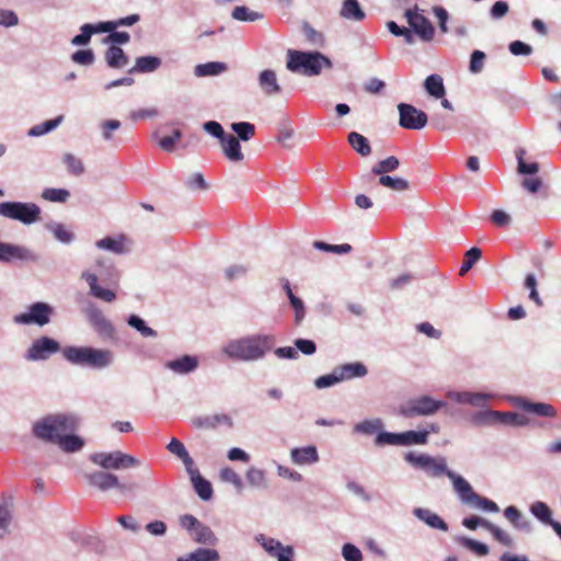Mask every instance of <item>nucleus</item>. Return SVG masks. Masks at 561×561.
<instances>
[{"label": "nucleus", "instance_id": "f257e3e1", "mask_svg": "<svg viewBox=\"0 0 561 561\" xmlns=\"http://www.w3.org/2000/svg\"><path fill=\"white\" fill-rule=\"evenodd\" d=\"M275 339L270 334H251L228 341L221 353L232 360L257 362L273 348Z\"/></svg>", "mask_w": 561, "mask_h": 561}, {"label": "nucleus", "instance_id": "f03ea898", "mask_svg": "<svg viewBox=\"0 0 561 561\" xmlns=\"http://www.w3.org/2000/svg\"><path fill=\"white\" fill-rule=\"evenodd\" d=\"M79 426V420L72 414H48L37 420L32 427L36 438L55 444L65 433H73Z\"/></svg>", "mask_w": 561, "mask_h": 561}, {"label": "nucleus", "instance_id": "7ed1b4c3", "mask_svg": "<svg viewBox=\"0 0 561 561\" xmlns=\"http://www.w3.org/2000/svg\"><path fill=\"white\" fill-rule=\"evenodd\" d=\"M62 357L72 365L103 369L114 362V354L106 348L91 346H66L61 350Z\"/></svg>", "mask_w": 561, "mask_h": 561}, {"label": "nucleus", "instance_id": "20e7f679", "mask_svg": "<svg viewBox=\"0 0 561 561\" xmlns=\"http://www.w3.org/2000/svg\"><path fill=\"white\" fill-rule=\"evenodd\" d=\"M96 271H83L81 273V279L85 280L90 287V294L105 302H112L116 299V294L111 290L103 288L99 285V276L107 284H117L118 273L112 265H105L104 261L98 260L95 263Z\"/></svg>", "mask_w": 561, "mask_h": 561}, {"label": "nucleus", "instance_id": "39448f33", "mask_svg": "<svg viewBox=\"0 0 561 561\" xmlns=\"http://www.w3.org/2000/svg\"><path fill=\"white\" fill-rule=\"evenodd\" d=\"M287 68L293 72L304 76H318L323 68L330 69L332 62L324 55L316 53H305L298 50H288Z\"/></svg>", "mask_w": 561, "mask_h": 561}, {"label": "nucleus", "instance_id": "423d86ee", "mask_svg": "<svg viewBox=\"0 0 561 561\" xmlns=\"http://www.w3.org/2000/svg\"><path fill=\"white\" fill-rule=\"evenodd\" d=\"M42 209L35 203L2 202L0 203V216L16 220L25 226L41 220Z\"/></svg>", "mask_w": 561, "mask_h": 561}, {"label": "nucleus", "instance_id": "0eeeda50", "mask_svg": "<svg viewBox=\"0 0 561 561\" xmlns=\"http://www.w3.org/2000/svg\"><path fill=\"white\" fill-rule=\"evenodd\" d=\"M446 405L444 401L435 400L430 396L412 398L399 407V414L411 419L416 416L434 415Z\"/></svg>", "mask_w": 561, "mask_h": 561}, {"label": "nucleus", "instance_id": "6e6552de", "mask_svg": "<svg viewBox=\"0 0 561 561\" xmlns=\"http://www.w3.org/2000/svg\"><path fill=\"white\" fill-rule=\"evenodd\" d=\"M404 459L416 469L423 470L432 478L447 477V472L451 470L447 467V460L443 456H431L427 454H414L412 451L405 454Z\"/></svg>", "mask_w": 561, "mask_h": 561}, {"label": "nucleus", "instance_id": "1a4fd4ad", "mask_svg": "<svg viewBox=\"0 0 561 561\" xmlns=\"http://www.w3.org/2000/svg\"><path fill=\"white\" fill-rule=\"evenodd\" d=\"M91 461L104 470H124L140 466V460L121 450L111 453H95L90 456Z\"/></svg>", "mask_w": 561, "mask_h": 561}, {"label": "nucleus", "instance_id": "9d476101", "mask_svg": "<svg viewBox=\"0 0 561 561\" xmlns=\"http://www.w3.org/2000/svg\"><path fill=\"white\" fill-rule=\"evenodd\" d=\"M423 10L417 5L408 9L404 13L409 27L422 42L430 43L435 37V27L432 22L423 14Z\"/></svg>", "mask_w": 561, "mask_h": 561}, {"label": "nucleus", "instance_id": "9b49d317", "mask_svg": "<svg viewBox=\"0 0 561 561\" xmlns=\"http://www.w3.org/2000/svg\"><path fill=\"white\" fill-rule=\"evenodd\" d=\"M54 312L49 304L38 301L28 306L25 312L14 316L13 320L18 324L44 327L50 322Z\"/></svg>", "mask_w": 561, "mask_h": 561}, {"label": "nucleus", "instance_id": "f8f14e48", "mask_svg": "<svg viewBox=\"0 0 561 561\" xmlns=\"http://www.w3.org/2000/svg\"><path fill=\"white\" fill-rule=\"evenodd\" d=\"M84 479L90 486H93L100 491H108L111 489H117L121 493L131 492L135 490V484H123L116 474L107 471H93L84 473Z\"/></svg>", "mask_w": 561, "mask_h": 561}, {"label": "nucleus", "instance_id": "ddd939ff", "mask_svg": "<svg viewBox=\"0 0 561 561\" xmlns=\"http://www.w3.org/2000/svg\"><path fill=\"white\" fill-rule=\"evenodd\" d=\"M84 314L100 337L111 341L116 339V329L114 324L94 304H90L85 307Z\"/></svg>", "mask_w": 561, "mask_h": 561}, {"label": "nucleus", "instance_id": "4468645a", "mask_svg": "<svg viewBox=\"0 0 561 561\" xmlns=\"http://www.w3.org/2000/svg\"><path fill=\"white\" fill-rule=\"evenodd\" d=\"M61 350L58 341L49 336H41L32 342L26 351L25 358L32 362L46 360Z\"/></svg>", "mask_w": 561, "mask_h": 561}, {"label": "nucleus", "instance_id": "2eb2a0df", "mask_svg": "<svg viewBox=\"0 0 561 561\" xmlns=\"http://www.w3.org/2000/svg\"><path fill=\"white\" fill-rule=\"evenodd\" d=\"M399 111V125L407 129H422L427 124V115L423 111L417 110L415 106L400 103Z\"/></svg>", "mask_w": 561, "mask_h": 561}, {"label": "nucleus", "instance_id": "dca6fc26", "mask_svg": "<svg viewBox=\"0 0 561 561\" xmlns=\"http://www.w3.org/2000/svg\"><path fill=\"white\" fill-rule=\"evenodd\" d=\"M256 542L268 553V556L276 558L277 561H293L295 554L291 546H283L282 542L275 538L267 537L263 534L255 537Z\"/></svg>", "mask_w": 561, "mask_h": 561}, {"label": "nucleus", "instance_id": "f3484780", "mask_svg": "<svg viewBox=\"0 0 561 561\" xmlns=\"http://www.w3.org/2000/svg\"><path fill=\"white\" fill-rule=\"evenodd\" d=\"M34 252L23 245L7 243L0 241V262L10 263L12 261H36Z\"/></svg>", "mask_w": 561, "mask_h": 561}, {"label": "nucleus", "instance_id": "a211bd4d", "mask_svg": "<svg viewBox=\"0 0 561 561\" xmlns=\"http://www.w3.org/2000/svg\"><path fill=\"white\" fill-rule=\"evenodd\" d=\"M290 460L297 466L313 465L319 461L318 449L313 445L295 447L290 450Z\"/></svg>", "mask_w": 561, "mask_h": 561}, {"label": "nucleus", "instance_id": "6ab92c4d", "mask_svg": "<svg viewBox=\"0 0 561 561\" xmlns=\"http://www.w3.org/2000/svg\"><path fill=\"white\" fill-rule=\"evenodd\" d=\"M447 478L453 482L454 490L463 504L468 505L478 494L465 478L454 471L447 472Z\"/></svg>", "mask_w": 561, "mask_h": 561}, {"label": "nucleus", "instance_id": "aec40b11", "mask_svg": "<svg viewBox=\"0 0 561 561\" xmlns=\"http://www.w3.org/2000/svg\"><path fill=\"white\" fill-rule=\"evenodd\" d=\"M224 156L233 163L241 162L244 154L241 150L240 140L232 134H227L220 141Z\"/></svg>", "mask_w": 561, "mask_h": 561}, {"label": "nucleus", "instance_id": "412c9836", "mask_svg": "<svg viewBox=\"0 0 561 561\" xmlns=\"http://www.w3.org/2000/svg\"><path fill=\"white\" fill-rule=\"evenodd\" d=\"M186 472L188 473L198 496L204 501L210 500L213 496L211 484L201 476L198 469L193 466L192 468L187 469Z\"/></svg>", "mask_w": 561, "mask_h": 561}, {"label": "nucleus", "instance_id": "4be33fe9", "mask_svg": "<svg viewBox=\"0 0 561 561\" xmlns=\"http://www.w3.org/2000/svg\"><path fill=\"white\" fill-rule=\"evenodd\" d=\"M197 367L198 359L196 356L192 355H183L180 358L169 360L165 363V368L180 375L190 374L194 371Z\"/></svg>", "mask_w": 561, "mask_h": 561}, {"label": "nucleus", "instance_id": "5701e85b", "mask_svg": "<svg viewBox=\"0 0 561 561\" xmlns=\"http://www.w3.org/2000/svg\"><path fill=\"white\" fill-rule=\"evenodd\" d=\"M341 381L353 378H363L368 374L367 367L359 362L347 363L335 367Z\"/></svg>", "mask_w": 561, "mask_h": 561}, {"label": "nucleus", "instance_id": "b1692460", "mask_svg": "<svg viewBox=\"0 0 561 561\" xmlns=\"http://www.w3.org/2000/svg\"><path fill=\"white\" fill-rule=\"evenodd\" d=\"M517 404L519 408L525 410L526 412L536 414L538 416H546V417H554L557 415V410L549 403L543 402H529L524 398L517 399Z\"/></svg>", "mask_w": 561, "mask_h": 561}, {"label": "nucleus", "instance_id": "393cba45", "mask_svg": "<svg viewBox=\"0 0 561 561\" xmlns=\"http://www.w3.org/2000/svg\"><path fill=\"white\" fill-rule=\"evenodd\" d=\"M416 518L424 522L428 527L439 529L443 531L448 530L447 524L434 512L428 508L416 507L413 510Z\"/></svg>", "mask_w": 561, "mask_h": 561}, {"label": "nucleus", "instance_id": "a878e982", "mask_svg": "<svg viewBox=\"0 0 561 561\" xmlns=\"http://www.w3.org/2000/svg\"><path fill=\"white\" fill-rule=\"evenodd\" d=\"M259 85L262 92L268 96L280 92V87L277 82L276 73L270 69L260 72Z\"/></svg>", "mask_w": 561, "mask_h": 561}, {"label": "nucleus", "instance_id": "bb28decb", "mask_svg": "<svg viewBox=\"0 0 561 561\" xmlns=\"http://www.w3.org/2000/svg\"><path fill=\"white\" fill-rule=\"evenodd\" d=\"M104 58L107 66L115 69L124 68L129 61L124 50L116 45H111L106 49Z\"/></svg>", "mask_w": 561, "mask_h": 561}, {"label": "nucleus", "instance_id": "cd10ccee", "mask_svg": "<svg viewBox=\"0 0 561 561\" xmlns=\"http://www.w3.org/2000/svg\"><path fill=\"white\" fill-rule=\"evenodd\" d=\"M161 66V59L156 56H141L136 58L135 66L129 69V73L153 72Z\"/></svg>", "mask_w": 561, "mask_h": 561}, {"label": "nucleus", "instance_id": "c85d7f7f", "mask_svg": "<svg viewBox=\"0 0 561 561\" xmlns=\"http://www.w3.org/2000/svg\"><path fill=\"white\" fill-rule=\"evenodd\" d=\"M340 15L343 19L351 20V21H362L365 19V12L359 5V2L357 0H344Z\"/></svg>", "mask_w": 561, "mask_h": 561}, {"label": "nucleus", "instance_id": "c756f323", "mask_svg": "<svg viewBox=\"0 0 561 561\" xmlns=\"http://www.w3.org/2000/svg\"><path fill=\"white\" fill-rule=\"evenodd\" d=\"M378 183L393 192H405L410 190V183L408 180L400 176H391L389 174H377Z\"/></svg>", "mask_w": 561, "mask_h": 561}, {"label": "nucleus", "instance_id": "7c9ffc66", "mask_svg": "<svg viewBox=\"0 0 561 561\" xmlns=\"http://www.w3.org/2000/svg\"><path fill=\"white\" fill-rule=\"evenodd\" d=\"M167 449L169 450V453L173 454L174 456L182 460L186 470L195 466L194 460L190 456L184 444L179 439L172 438L168 444Z\"/></svg>", "mask_w": 561, "mask_h": 561}, {"label": "nucleus", "instance_id": "2f4dec72", "mask_svg": "<svg viewBox=\"0 0 561 561\" xmlns=\"http://www.w3.org/2000/svg\"><path fill=\"white\" fill-rule=\"evenodd\" d=\"M228 69L227 65L221 61H209L206 64H199L194 68V75L196 77H211L218 76Z\"/></svg>", "mask_w": 561, "mask_h": 561}, {"label": "nucleus", "instance_id": "473e14b6", "mask_svg": "<svg viewBox=\"0 0 561 561\" xmlns=\"http://www.w3.org/2000/svg\"><path fill=\"white\" fill-rule=\"evenodd\" d=\"M56 445L65 453H76L83 448L84 440L72 433H65Z\"/></svg>", "mask_w": 561, "mask_h": 561}, {"label": "nucleus", "instance_id": "72a5a7b5", "mask_svg": "<svg viewBox=\"0 0 561 561\" xmlns=\"http://www.w3.org/2000/svg\"><path fill=\"white\" fill-rule=\"evenodd\" d=\"M191 537L195 542L207 546H215L218 541L214 531L202 523L191 534Z\"/></svg>", "mask_w": 561, "mask_h": 561}, {"label": "nucleus", "instance_id": "f704fd0d", "mask_svg": "<svg viewBox=\"0 0 561 561\" xmlns=\"http://www.w3.org/2000/svg\"><path fill=\"white\" fill-rule=\"evenodd\" d=\"M245 479L249 485L254 489H265L268 485L265 471L254 466L247 469Z\"/></svg>", "mask_w": 561, "mask_h": 561}, {"label": "nucleus", "instance_id": "c9c22d12", "mask_svg": "<svg viewBox=\"0 0 561 561\" xmlns=\"http://www.w3.org/2000/svg\"><path fill=\"white\" fill-rule=\"evenodd\" d=\"M219 553L213 549L198 548L195 551L179 557L176 561H218Z\"/></svg>", "mask_w": 561, "mask_h": 561}, {"label": "nucleus", "instance_id": "e433bc0d", "mask_svg": "<svg viewBox=\"0 0 561 561\" xmlns=\"http://www.w3.org/2000/svg\"><path fill=\"white\" fill-rule=\"evenodd\" d=\"M45 228L61 243L69 244L75 239V234L62 224L50 221L45 225Z\"/></svg>", "mask_w": 561, "mask_h": 561}, {"label": "nucleus", "instance_id": "4c0bfd02", "mask_svg": "<svg viewBox=\"0 0 561 561\" xmlns=\"http://www.w3.org/2000/svg\"><path fill=\"white\" fill-rule=\"evenodd\" d=\"M424 88L426 92L435 99H442L446 92L443 78L439 75L428 76L424 81Z\"/></svg>", "mask_w": 561, "mask_h": 561}, {"label": "nucleus", "instance_id": "58836bf2", "mask_svg": "<svg viewBox=\"0 0 561 561\" xmlns=\"http://www.w3.org/2000/svg\"><path fill=\"white\" fill-rule=\"evenodd\" d=\"M347 140L352 148L359 153L363 157H367L371 152V147L369 145V141L366 137L363 135L352 131L348 134Z\"/></svg>", "mask_w": 561, "mask_h": 561}, {"label": "nucleus", "instance_id": "ea45409f", "mask_svg": "<svg viewBox=\"0 0 561 561\" xmlns=\"http://www.w3.org/2000/svg\"><path fill=\"white\" fill-rule=\"evenodd\" d=\"M530 513L541 523L549 525L552 524V511L541 501L534 502L529 507Z\"/></svg>", "mask_w": 561, "mask_h": 561}, {"label": "nucleus", "instance_id": "a19ab883", "mask_svg": "<svg viewBox=\"0 0 561 561\" xmlns=\"http://www.w3.org/2000/svg\"><path fill=\"white\" fill-rule=\"evenodd\" d=\"M428 431H407L400 433L401 435V446H411V445H424L428 440Z\"/></svg>", "mask_w": 561, "mask_h": 561}, {"label": "nucleus", "instance_id": "79ce46f5", "mask_svg": "<svg viewBox=\"0 0 561 561\" xmlns=\"http://www.w3.org/2000/svg\"><path fill=\"white\" fill-rule=\"evenodd\" d=\"M95 245L101 250H107L115 254H122L126 252L123 238L106 237L101 240H98Z\"/></svg>", "mask_w": 561, "mask_h": 561}, {"label": "nucleus", "instance_id": "37998d69", "mask_svg": "<svg viewBox=\"0 0 561 561\" xmlns=\"http://www.w3.org/2000/svg\"><path fill=\"white\" fill-rule=\"evenodd\" d=\"M382 426L383 423L380 419H369L355 424L353 431L359 434L373 435L380 433Z\"/></svg>", "mask_w": 561, "mask_h": 561}, {"label": "nucleus", "instance_id": "c03bdc74", "mask_svg": "<svg viewBox=\"0 0 561 561\" xmlns=\"http://www.w3.org/2000/svg\"><path fill=\"white\" fill-rule=\"evenodd\" d=\"M399 167V159L394 156H390L383 160L378 161L371 168V174H388L398 170Z\"/></svg>", "mask_w": 561, "mask_h": 561}, {"label": "nucleus", "instance_id": "a18cd8bd", "mask_svg": "<svg viewBox=\"0 0 561 561\" xmlns=\"http://www.w3.org/2000/svg\"><path fill=\"white\" fill-rule=\"evenodd\" d=\"M62 162L66 165L68 172L72 175L80 176L85 171L83 161L70 152H67L62 156Z\"/></svg>", "mask_w": 561, "mask_h": 561}, {"label": "nucleus", "instance_id": "49530a36", "mask_svg": "<svg viewBox=\"0 0 561 561\" xmlns=\"http://www.w3.org/2000/svg\"><path fill=\"white\" fill-rule=\"evenodd\" d=\"M231 129L240 141H249L255 135V127L249 122L232 123Z\"/></svg>", "mask_w": 561, "mask_h": 561}, {"label": "nucleus", "instance_id": "de8ad7c7", "mask_svg": "<svg viewBox=\"0 0 561 561\" xmlns=\"http://www.w3.org/2000/svg\"><path fill=\"white\" fill-rule=\"evenodd\" d=\"M504 516L517 529L529 528V523L524 520L522 512L513 505L504 510Z\"/></svg>", "mask_w": 561, "mask_h": 561}, {"label": "nucleus", "instance_id": "09e8293b", "mask_svg": "<svg viewBox=\"0 0 561 561\" xmlns=\"http://www.w3.org/2000/svg\"><path fill=\"white\" fill-rule=\"evenodd\" d=\"M128 325L137 330L144 337H157V332L149 328L146 322L138 316L131 314L127 320Z\"/></svg>", "mask_w": 561, "mask_h": 561}, {"label": "nucleus", "instance_id": "8fccbe9b", "mask_svg": "<svg viewBox=\"0 0 561 561\" xmlns=\"http://www.w3.org/2000/svg\"><path fill=\"white\" fill-rule=\"evenodd\" d=\"M232 18L238 21L253 22L261 20L263 15L259 12L250 10L248 7H236L231 13Z\"/></svg>", "mask_w": 561, "mask_h": 561}, {"label": "nucleus", "instance_id": "3c124183", "mask_svg": "<svg viewBox=\"0 0 561 561\" xmlns=\"http://www.w3.org/2000/svg\"><path fill=\"white\" fill-rule=\"evenodd\" d=\"M70 193L66 188H45L42 197L54 203H65L68 201Z\"/></svg>", "mask_w": 561, "mask_h": 561}, {"label": "nucleus", "instance_id": "603ef678", "mask_svg": "<svg viewBox=\"0 0 561 561\" xmlns=\"http://www.w3.org/2000/svg\"><path fill=\"white\" fill-rule=\"evenodd\" d=\"M221 481L231 483L238 491H242L243 483L241 477L231 468H222L219 472Z\"/></svg>", "mask_w": 561, "mask_h": 561}, {"label": "nucleus", "instance_id": "864d4df0", "mask_svg": "<svg viewBox=\"0 0 561 561\" xmlns=\"http://www.w3.org/2000/svg\"><path fill=\"white\" fill-rule=\"evenodd\" d=\"M468 505H471L481 511L491 512V513H497L500 511V507L495 502H493L486 497H483L479 494H477L473 497V500L470 501V503Z\"/></svg>", "mask_w": 561, "mask_h": 561}, {"label": "nucleus", "instance_id": "5fc2aeb1", "mask_svg": "<svg viewBox=\"0 0 561 561\" xmlns=\"http://www.w3.org/2000/svg\"><path fill=\"white\" fill-rule=\"evenodd\" d=\"M526 151L525 149H518L516 151V158H517V162H518V165H517V171L518 173L520 174H536L539 170V165L538 163L534 162V163H526L524 161V156H525Z\"/></svg>", "mask_w": 561, "mask_h": 561}, {"label": "nucleus", "instance_id": "6e6d98bb", "mask_svg": "<svg viewBox=\"0 0 561 561\" xmlns=\"http://www.w3.org/2000/svg\"><path fill=\"white\" fill-rule=\"evenodd\" d=\"M375 444L377 446H401V435L400 433L380 432L375 438Z\"/></svg>", "mask_w": 561, "mask_h": 561}, {"label": "nucleus", "instance_id": "4d7b16f0", "mask_svg": "<svg viewBox=\"0 0 561 561\" xmlns=\"http://www.w3.org/2000/svg\"><path fill=\"white\" fill-rule=\"evenodd\" d=\"M486 55L482 50H473L470 56L469 71L471 73H480L484 68Z\"/></svg>", "mask_w": 561, "mask_h": 561}, {"label": "nucleus", "instance_id": "13d9d810", "mask_svg": "<svg viewBox=\"0 0 561 561\" xmlns=\"http://www.w3.org/2000/svg\"><path fill=\"white\" fill-rule=\"evenodd\" d=\"M481 255L482 252L478 248H471L468 250L466 252L463 263L460 267V275L466 274L473 266V264L480 260Z\"/></svg>", "mask_w": 561, "mask_h": 561}, {"label": "nucleus", "instance_id": "bf43d9fd", "mask_svg": "<svg viewBox=\"0 0 561 561\" xmlns=\"http://www.w3.org/2000/svg\"><path fill=\"white\" fill-rule=\"evenodd\" d=\"M313 247L318 250L325 251V252H332V253H336V254H345L352 250V247L347 243L333 245V244L325 243L323 241H314Z\"/></svg>", "mask_w": 561, "mask_h": 561}, {"label": "nucleus", "instance_id": "052dcab7", "mask_svg": "<svg viewBox=\"0 0 561 561\" xmlns=\"http://www.w3.org/2000/svg\"><path fill=\"white\" fill-rule=\"evenodd\" d=\"M459 542L478 556H486L489 553V547L485 543L479 542L477 540L462 537Z\"/></svg>", "mask_w": 561, "mask_h": 561}, {"label": "nucleus", "instance_id": "680f3d73", "mask_svg": "<svg viewBox=\"0 0 561 561\" xmlns=\"http://www.w3.org/2000/svg\"><path fill=\"white\" fill-rule=\"evenodd\" d=\"M488 530L492 534V536L502 545L504 546H507V547H512L513 543H514V540L512 538V536L501 529L500 527L495 526L494 524L490 523L489 527H488Z\"/></svg>", "mask_w": 561, "mask_h": 561}, {"label": "nucleus", "instance_id": "e2e57ef3", "mask_svg": "<svg viewBox=\"0 0 561 561\" xmlns=\"http://www.w3.org/2000/svg\"><path fill=\"white\" fill-rule=\"evenodd\" d=\"M249 268L248 264H233L225 270V276L228 280H234L245 276Z\"/></svg>", "mask_w": 561, "mask_h": 561}, {"label": "nucleus", "instance_id": "0e129e2a", "mask_svg": "<svg viewBox=\"0 0 561 561\" xmlns=\"http://www.w3.org/2000/svg\"><path fill=\"white\" fill-rule=\"evenodd\" d=\"M339 382H341V380H340L339 375L334 368L331 374L318 377L314 380V386L318 389H323V388L332 387Z\"/></svg>", "mask_w": 561, "mask_h": 561}, {"label": "nucleus", "instance_id": "69168bd1", "mask_svg": "<svg viewBox=\"0 0 561 561\" xmlns=\"http://www.w3.org/2000/svg\"><path fill=\"white\" fill-rule=\"evenodd\" d=\"M203 129L211 135L213 137L217 138L219 142L222 140V138L227 135V133L224 130L222 126L215 121H209L204 123Z\"/></svg>", "mask_w": 561, "mask_h": 561}, {"label": "nucleus", "instance_id": "338daca9", "mask_svg": "<svg viewBox=\"0 0 561 561\" xmlns=\"http://www.w3.org/2000/svg\"><path fill=\"white\" fill-rule=\"evenodd\" d=\"M342 556L346 561H363L362 551L352 543H345L342 547Z\"/></svg>", "mask_w": 561, "mask_h": 561}, {"label": "nucleus", "instance_id": "774afa93", "mask_svg": "<svg viewBox=\"0 0 561 561\" xmlns=\"http://www.w3.org/2000/svg\"><path fill=\"white\" fill-rule=\"evenodd\" d=\"M508 10L510 5L506 1H496L490 9V16L496 21L501 20L508 13Z\"/></svg>", "mask_w": 561, "mask_h": 561}]
</instances>
